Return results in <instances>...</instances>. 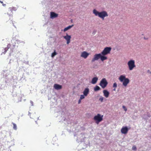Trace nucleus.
Segmentation results:
<instances>
[{"label": "nucleus", "mask_w": 151, "mask_h": 151, "mask_svg": "<svg viewBox=\"0 0 151 151\" xmlns=\"http://www.w3.org/2000/svg\"><path fill=\"white\" fill-rule=\"evenodd\" d=\"M58 14L54 12H51L50 13V17L51 18H54L57 17Z\"/></svg>", "instance_id": "nucleus-13"}, {"label": "nucleus", "mask_w": 151, "mask_h": 151, "mask_svg": "<svg viewBox=\"0 0 151 151\" xmlns=\"http://www.w3.org/2000/svg\"><path fill=\"white\" fill-rule=\"evenodd\" d=\"M103 115L98 114L94 116L93 119L95 121L96 123L98 124L99 122L103 120Z\"/></svg>", "instance_id": "nucleus-3"}, {"label": "nucleus", "mask_w": 151, "mask_h": 151, "mask_svg": "<svg viewBox=\"0 0 151 151\" xmlns=\"http://www.w3.org/2000/svg\"><path fill=\"white\" fill-rule=\"evenodd\" d=\"M104 100V97L102 96H101L99 99V100L101 101V102H102Z\"/></svg>", "instance_id": "nucleus-22"}, {"label": "nucleus", "mask_w": 151, "mask_h": 151, "mask_svg": "<svg viewBox=\"0 0 151 151\" xmlns=\"http://www.w3.org/2000/svg\"><path fill=\"white\" fill-rule=\"evenodd\" d=\"M0 2L1 3H3V2L2 1H0Z\"/></svg>", "instance_id": "nucleus-31"}, {"label": "nucleus", "mask_w": 151, "mask_h": 151, "mask_svg": "<svg viewBox=\"0 0 151 151\" xmlns=\"http://www.w3.org/2000/svg\"><path fill=\"white\" fill-rule=\"evenodd\" d=\"M98 80V78L97 77H95L93 78L92 80L91 83L93 84H95L97 82Z\"/></svg>", "instance_id": "nucleus-15"}, {"label": "nucleus", "mask_w": 151, "mask_h": 151, "mask_svg": "<svg viewBox=\"0 0 151 151\" xmlns=\"http://www.w3.org/2000/svg\"><path fill=\"white\" fill-rule=\"evenodd\" d=\"M132 149L134 150H137V148L134 145L132 147Z\"/></svg>", "instance_id": "nucleus-25"}, {"label": "nucleus", "mask_w": 151, "mask_h": 151, "mask_svg": "<svg viewBox=\"0 0 151 151\" xmlns=\"http://www.w3.org/2000/svg\"><path fill=\"white\" fill-rule=\"evenodd\" d=\"M84 95H81L80 96V99L82 100L83 99H84V98H85V97H84Z\"/></svg>", "instance_id": "nucleus-23"}, {"label": "nucleus", "mask_w": 151, "mask_h": 151, "mask_svg": "<svg viewBox=\"0 0 151 151\" xmlns=\"http://www.w3.org/2000/svg\"><path fill=\"white\" fill-rule=\"evenodd\" d=\"M9 10H10V11H12V8H9Z\"/></svg>", "instance_id": "nucleus-30"}, {"label": "nucleus", "mask_w": 151, "mask_h": 151, "mask_svg": "<svg viewBox=\"0 0 151 151\" xmlns=\"http://www.w3.org/2000/svg\"><path fill=\"white\" fill-rule=\"evenodd\" d=\"M104 56L105 55H102L101 53L100 58L102 61H103L107 59V57Z\"/></svg>", "instance_id": "nucleus-16"}, {"label": "nucleus", "mask_w": 151, "mask_h": 151, "mask_svg": "<svg viewBox=\"0 0 151 151\" xmlns=\"http://www.w3.org/2000/svg\"><path fill=\"white\" fill-rule=\"evenodd\" d=\"M64 38L66 40L67 44H69L70 42V40L71 38V36L68 35L67 34L66 35L63 36Z\"/></svg>", "instance_id": "nucleus-9"}, {"label": "nucleus", "mask_w": 151, "mask_h": 151, "mask_svg": "<svg viewBox=\"0 0 151 151\" xmlns=\"http://www.w3.org/2000/svg\"><path fill=\"white\" fill-rule=\"evenodd\" d=\"M149 38V37L148 36H146V37H144V39L145 40H148Z\"/></svg>", "instance_id": "nucleus-24"}, {"label": "nucleus", "mask_w": 151, "mask_h": 151, "mask_svg": "<svg viewBox=\"0 0 151 151\" xmlns=\"http://www.w3.org/2000/svg\"><path fill=\"white\" fill-rule=\"evenodd\" d=\"M122 108L124 109L125 111H126L127 110V109L125 106H122Z\"/></svg>", "instance_id": "nucleus-27"}, {"label": "nucleus", "mask_w": 151, "mask_h": 151, "mask_svg": "<svg viewBox=\"0 0 151 151\" xmlns=\"http://www.w3.org/2000/svg\"><path fill=\"white\" fill-rule=\"evenodd\" d=\"M73 26V25H71L69 26H68V27L65 28V29H63V31L64 32H65L66 31L70 29L71 27H72Z\"/></svg>", "instance_id": "nucleus-17"}, {"label": "nucleus", "mask_w": 151, "mask_h": 151, "mask_svg": "<svg viewBox=\"0 0 151 151\" xmlns=\"http://www.w3.org/2000/svg\"><path fill=\"white\" fill-rule=\"evenodd\" d=\"M57 54V53L55 52V50L54 52L52 53V55H51V57L53 58L55 55H56Z\"/></svg>", "instance_id": "nucleus-20"}, {"label": "nucleus", "mask_w": 151, "mask_h": 151, "mask_svg": "<svg viewBox=\"0 0 151 151\" xmlns=\"http://www.w3.org/2000/svg\"><path fill=\"white\" fill-rule=\"evenodd\" d=\"M89 53L86 51L82 52L81 53L80 56L84 59H86L89 55Z\"/></svg>", "instance_id": "nucleus-7"}, {"label": "nucleus", "mask_w": 151, "mask_h": 151, "mask_svg": "<svg viewBox=\"0 0 151 151\" xmlns=\"http://www.w3.org/2000/svg\"><path fill=\"white\" fill-rule=\"evenodd\" d=\"M12 124H13V129L15 130H16L17 129V125H16V124L13 123H12Z\"/></svg>", "instance_id": "nucleus-19"}, {"label": "nucleus", "mask_w": 151, "mask_h": 151, "mask_svg": "<svg viewBox=\"0 0 151 151\" xmlns=\"http://www.w3.org/2000/svg\"><path fill=\"white\" fill-rule=\"evenodd\" d=\"M54 88L55 89L58 90L62 88V86L61 85L59 84H55L54 86Z\"/></svg>", "instance_id": "nucleus-11"}, {"label": "nucleus", "mask_w": 151, "mask_h": 151, "mask_svg": "<svg viewBox=\"0 0 151 151\" xmlns=\"http://www.w3.org/2000/svg\"><path fill=\"white\" fill-rule=\"evenodd\" d=\"M116 87H117V84L116 83H115L113 84V87L116 88Z\"/></svg>", "instance_id": "nucleus-26"}, {"label": "nucleus", "mask_w": 151, "mask_h": 151, "mask_svg": "<svg viewBox=\"0 0 151 151\" xmlns=\"http://www.w3.org/2000/svg\"><path fill=\"white\" fill-rule=\"evenodd\" d=\"M100 90V88L99 86H96L94 88V90L95 91H99Z\"/></svg>", "instance_id": "nucleus-18"}, {"label": "nucleus", "mask_w": 151, "mask_h": 151, "mask_svg": "<svg viewBox=\"0 0 151 151\" xmlns=\"http://www.w3.org/2000/svg\"><path fill=\"white\" fill-rule=\"evenodd\" d=\"M111 48L110 47H107L104 48L103 51L101 52L102 55H105L110 53Z\"/></svg>", "instance_id": "nucleus-5"}, {"label": "nucleus", "mask_w": 151, "mask_h": 151, "mask_svg": "<svg viewBox=\"0 0 151 151\" xmlns=\"http://www.w3.org/2000/svg\"><path fill=\"white\" fill-rule=\"evenodd\" d=\"M128 130L127 127H122L121 130V131L122 134H126L128 132Z\"/></svg>", "instance_id": "nucleus-10"}, {"label": "nucleus", "mask_w": 151, "mask_h": 151, "mask_svg": "<svg viewBox=\"0 0 151 151\" xmlns=\"http://www.w3.org/2000/svg\"><path fill=\"white\" fill-rule=\"evenodd\" d=\"M108 82L105 78L102 79L99 85L103 88H104L107 86Z\"/></svg>", "instance_id": "nucleus-6"}, {"label": "nucleus", "mask_w": 151, "mask_h": 151, "mask_svg": "<svg viewBox=\"0 0 151 151\" xmlns=\"http://www.w3.org/2000/svg\"><path fill=\"white\" fill-rule=\"evenodd\" d=\"M104 96L108 98L109 95V92L106 90H105L103 91Z\"/></svg>", "instance_id": "nucleus-12"}, {"label": "nucleus", "mask_w": 151, "mask_h": 151, "mask_svg": "<svg viewBox=\"0 0 151 151\" xmlns=\"http://www.w3.org/2000/svg\"><path fill=\"white\" fill-rule=\"evenodd\" d=\"M101 53L96 54H95L93 58L91 60V62H94L96 60H97L100 58Z\"/></svg>", "instance_id": "nucleus-8"}, {"label": "nucleus", "mask_w": 151, "mask_h": 151, "mask_svg": "<svg viewBox=\"0 0 151 151\" xmlns=\"http://www.w3.org/2000/svg\"><path fill=\"white\" fill-rule=\"evenodd\" d=\"M8 48H7V47H5L4 50V52H2V53H3L4 54H5V53L6 52V51L8 50Z\"/></svg>", "instance_id": "nucleus-21"}, {"label": "nucleus", "mask_w": 151, "mask_h": 151, "mask_svg": "<svg viewBox=\"0 0 151 151\" xmlns=\"http://www.w3.org/2000/svg\"><path fill=\"white\" fill-rule=\"evenodd\" d=\"M81 100L80 99H79V100L78 101V104H79L81 103Z\"/></svg>", "instance_id": "nucleus-29"}, {"label": "nucleus", "mask_w": 151, "mask_h": 151, "mask_svg": "<svg viewBox=\"0 0 151 151\" xmlns=\"http://www.w3.org/2000/svg\"><path fill=\"white\" fill-rule=\"evenodd\" d=\"M120 81L122 82L123 85L126 87L129 82V80L128 78H126L125 76L123 75H121L119 78Z\"/></svg>", "instance_id": "nucleus-2"}, {"label": "nucleus", "mask_w": 151, "mask_h": 151, "mask_svg": "<svg viewBox=\"0 0 151 151\" xmlns=\"http://www.w3.org/2000/svg\"><path fill=\"white\" fill-rule=\"evenodd\" d=\"M142 35H143V36H144V34H142Z\"/></svg>", "instance_id": "nucleus-32"}, {"label": "nucleus", "mask_w": 151, "mask_h": 151, "mask_svg": "<svg viewBox=\"0 0 151 151\" xmlns=\"http://www.w3.org/2000/svg\"><path fill=\"white\" fill-rule=\"evenodd\" d=\"M148 72H149V70H148Z\"/></svg>", "instance_id": "nucleus-33"}, {"label": "nucleus", "mask_w": 151, "mask_h": 151, "mask_svg": "<svg viewBox=\"0 0 151 151\" xmlns=\"http://www.w3.org/2000/svg\"><path fill=\"white\" fill-rule=\"evenodd\" d=\"M129 69L130 70H132L134 68L136 67L135 64V61L133 60H131L128 61L127 63Z\"/></svg>", "instance_id": "nucleus-4"}, {"label": "nucleus", "mask_w": 151, "mask_h": 151, "mask_svg": "<svg viewBox=\"0 0 151 151\" xmlns=\"http://www.w3.org/2000/svg\"><path fill=\"white\" fill-rule=\"evenodd\" d=\"M12 24H13V25H14V26L15 27H16L15 26V25H14V24L15 23H16L15 22H14V21L13 22L12 21Z\"/></svg>", "instance_id": "nucleus-28"}, {"label": "nucleus", "mask_w": 151, "mask_h": 151, "mask_svg": "<svg viewBox=\"0 0 151 151\" xmlns=\"http://www.w3.org/2000/svg\"><path fill=\"white\" fill-rule=\"evenodd\" d=\"M148 72H149V70H148Z\"/></svg>", "instance_id": "nucleus-34"}, {"label": "nucleus", "mask_w": 151, "mask_h": 151, "mask_svg": "<svg viewBox=\"0 0 151 151\" xmlns=\"http://www.w3.org/2000/svg\"><path fill=\"white\" fill-rule=\"evenodd\" d=\"M89 92V89L88 88H86L84 90L83 93L84 95L85 96H87Z\"/></svg>", "instance_id": "nucleus-14"}, {"label": "nucleus", "mask_w": 151, "mask_h": 151, "mask_svg": "<svg viewBox=\"0 0 151 151\" xmlns=\"http://www.w3.org/2000/svg\"><path fill=\"white\" fill-rule=\"evenodd\" d=\"M93 13L95 16H98L99 17L101 18L103 20L104 19V17L108 16V14L105 11H102L99 12L96 9H94L93 10Z\"/></svg>", "instance_id": "nucleus-1"}]
</instances>
